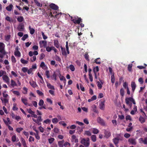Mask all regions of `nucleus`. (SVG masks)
Masks as SVG:
<instances>
[{
  "mask_svg": "<svg viewBox=\"0 0 147 147\" xmlns=\"http://www.w3.org/2000/svg\"><path fill=\"white\" fill-rule=\"evenodd\" d=\"M21 100L22 102L26 105H28V103L27 102L28 100L27 99L24 98H22Z\"/></svg>",
  "mask_w": 147,
  "mask_h": 147,
  "instance_id": "b1692460",
  "label": "nucleus"
},
{
  "mask_svg": "<svg viewBox=\"0 0 147 147\" xmlns=\"http://www.w3.org/2000/svg\"><path fill=\"white\" fill-rule=\"evenodd\" d=\"M13 8V5L11 4L9 6L6 7V9L8 11H10Z\"/></svg>",
  "mask_w": 147,
  "mask_h": 147,
  "instance_id": "2eb2a0df",
  "label": "nucleus"
},
{
  "mask_svg": "<svg viewBox=\"0 0 147 147\" xmlns=\"http://www.w3.org/2000/svg\"><path fill=\"white\" fill-rule=\"evenodd\" d=\"M94 63H95L98 64H100L101 63L100 59V58H98L95 59L94 60Z\"/></svg>",
  "mask_w": 147,
  "mask_h": 147,
  "instance_id": "5701e85b",
  "label": "nucleus"
},
{
  "mask_svg": "<svg viewBox=\"0 0 147 147\" xmlns=\"http://www.w3.org/2000/svg\"><path fill=\"white\" fill-rule=\"evenodd\" d=\"M16 138L15 135H13L12 137L11 140L13 142H15L16 141Z\"/></svg>",
  "mask_w": 147,
  "mask_h": 147,
  "instance_id": "774afa93",
  "label": "nucleus"
},
{
  "mask_svg": "<svg viewBox=\"0 0 147 147\" xmlns=\"http://www.w3.org/2000/svg\"><path fill=\"white\" fill-rule=\"evenodd\" d=\"M125 102L126 104L127 105L132 102L134 105L136 104V102L134 98L131 97L126 98L125 99Z\"/></svg>",
  "mask_w": 147,
  "mask_h": 147,
  "instance_id": "f257e3e1",
  "label": "nucleus"
},
{
  "mask_svg": "<svg viewBox=\"0 0 147 147\" xmlns=\"http://www.w3.org/2000/svg\"><path fill=\"white\" fill-rule=\"evenodd\" d=\"M105 100L101 101L99 104L98 107L100 109L102 110H104L105 108Z\"/></svg>",
  "mask_w": 147,
  "mask_h": 147,
  "instance_id": "423d86ee",
  "label": "nucleus"
},
{
  "mask_svg": "<svg viewBox=\"0 0 147 147\" xmlns=\"http://www.w3.org/2000/svg\"><path fill=\"white\" fill-rule=\"evenodd\" d=\"M14 55L16 56L19 57L21 56V53L18 51V47H17L14 51Z\"/></svg>",
  "mask_w": 147,
  "mask_h": 147,
  "instance_id": "20e7f679",
  "label": "nucleus"
},
{
  "mask_svg": "<svg viewBox=\"0 0 147 147\" xmlns=\"http://www.w3.org/2000/svg\"><path fill=\"white\" fill-rule=\"evenodd\" d=\"M124 90L123 88H122L120 90V93L121 95L123 97L124 95Z\"/></svg>",
  "mask_w": 147,
  "mask_h": 147,
  "instance_id": "c85d7f7f",
  "label": "nucleus"
},
{
  "mask_svg": "<svg viewBox=\"0 0 147 147\" xmlns=\"http://www.w3.org/2000/svg\"><path fill=\"white\" fill-rule=\"evenodd\" d=\"M131 86L132 88V90L134 92L136 87V85L135 82H132L131 84Z\"/></svg>",
  "mask_w": 147,
  "mask_h": 147,
  "instance_id": "ddd939ff",
  "label": "nucleus"
},
{
  "mask_svg": "<svg viewBox=\"0 0 147 147\" xmlns=\"http://www.w3.org/2000/svg\"><path fill=\"white\" fill-rule=\"evenodd\" d=\"M23 129V128L22 127L18 128L16 129V131L20 133Z\"/></svg>",
  "mask_w": 147,
  "mask_h": 147,
  "instance_id": "e2e57ef3",
  "label": "nucleus"
},
{
  "mask_svg": "<svg viewBox=\"0 0 147 147\" xmlns=\"http://www.w3.org/2000/svg\"><path fill=\"white\" fill-rule=\"evenodd\" d=\"M40 66V67L43 69H45L47 68L44 62H41Z\"/></svg>",
  "mask_w": 147,
  "mask_h": 147,
  "instance_id": "6ab92c4d",
  "label": "nucleus"
},
{
  "mask_svg": "<svg viewBox=\"0 0 147 147\" xmlns=\"http://www.w3.org/2000/svg\"><path fill=\"white\" fill-rule=\"evenodd\" d=\"M45 75L47 76V78L50 77L49 72L48 70H47L45 72Z\"/></svg>",
  "mask_w": 147,
  "mask_h": 147,
  "instance_id": "6e6d98bb",
  "label": "nucleus"
},
{
  "mask_svg": "<svg viewBox=\"0 0 147 147\" xmlns=\"http://www.w3.org/2000/svg\"><path fill=\"white\" fill-rule=\"evenodd\" d=\"M36 92L40 96H42L43 95V93L39 90H37Z\"/></svg>",
  "mask_w": 147,
  "mask_h": 147,
  "instance_id": "4d7b16f0",
  "label": "nucleus"
},
{
  "mask_svg": "<svg viewBox=\"0 0 147 147\" xmlns=\"http://www.w3.org/2000/svg\"><path fill=\"white\" fill-rule=\"evenodd\" d=\"M99 70V68L98 66H96L95 67H94L93 69V71L94 73H95V72L96 73V72L98 71Z\"/></svg>",
  "mask_w": 147,
  "mask_h": 147,
  "instance_id": "ea45409f",
  "label": "nucleus"
},
{
  "mask_svg": "<svg viewBox=\"0 0 147 147\" xmlns=\"http://www.w3.org/2000/svg\"><path fill=\"white\" fill-rule=\"evenodd\" d=\"M11 74L15 77H18V75L13 71H11Z\"/></svg>",
  "mask_w": 147,
  "mask_h": 147,
  "instance_id": "69168bd1",
  "label": "nucleus"
},
{
  "mask_svg": "<svg viewBox=\"0 0 147 147\" xmlns=\"http://www.w3.org/2000/svg\"><path fill=\"white\" fill-rule=\"evenodd\" d=\"M44 103V102L43 100L42 99H41L39 100V102L38 103V105L40 106H42L43 105Z\"/></svg>",
  "mask_w": 147,
  "mask_h": 147,
  "instance_id": "c03bdc74",
  "label": "nucleus"
},
{
  "mask_svg": "<svg viewBox=\"0 0 147 147\" xmlns=\"http://www.w3.org/2000/svg\"><path fill=\"white\" fill-rule=\"evenodd\" d=\"M91 139L93 142H95L96 140V136L95 135H92L91 137Z\"/></svg>",
  "mask_w": 147,
  "mask_h": 147,
  "instance_id": "f704fd0d",
  "label": "nucleus"
},
{
  "mask_svg": "<svg viewBox=\"0 0 147 147\" xmlns=\"http://www.w3.org/2000/svg\"><path fill=\"white\" fill-rule=\"evenodd\" d=\"M60 47L61 51V53L62 55L63 56L66 57L67 56V53L66 51L65 48H63L62 46H61Z\"/></svg>",
  "mask_w": 147,
  "mask_h": 147,
  "instance_id": "1a4fd4ad",
  "label": "nucleus"
},
{
  "mask_svg": "<svg viewBox=\"0 0 147 147\" xmlns=\"http://www.w3.org/2000/svg\"><path fill=\"white\" fill-rule=\"evenodd\" d=\"M21 62L23 64H27L28 62V61L24 60L23 58H22L20 59Z\"/></svg>",
  "mask_w": 147,
  "mask_h": 147,
  "instance_id": "c756f323",
  "label": "nucleus"
},
{
  "mask_svg": "<svg viewBox=\"0 0 147 147\" xmlns=\"http://www.w3.org/2000/svg\"><path fill=\"white\" fill-rule=\"evenodd\" d=\"M28 69V67H24L22 68V70L24 73H25L27 72Z\"/></svg>",
  "mask_w": 147,
  "mask_h": 147,
  "instance_id": "a18cd8bd",
  "label": "nucleus"
},
{
  "mask_svg": "<svg viewBox=\"0 0 147 147\" xmlns=\"http://www.w3.org/2000/svg\"><path fill=\"white\" fill-rule=\"evenodd\" d=\"M37 75L38 76V77L41 79V80L40 81V82L42 84H43L44 83L43 78L41 76V75L39 74V72H38L37 73Z\"/></svg>",
  "mask_w": 147,
  "mask_h": 147,
  "instance_id": "a878e982",
  "label": "nucleus"
},
{
  "mask_svg": "<svg viewBox=\"0 0 147 147\" xmlns=\"http://www.w3.org/2000/svg\"><path fill=\"white\" fill-rule=\"evenodd\" d=\"M28 37V35L27 34H24L22 38V40L23 41L25 40Z\"/></svg>",
  "mask_w": 147,
  "mask_h": 147,
  "instance_id": "de8ad7c7",
  "label": "nucleus"
},
{
  "mask_svg": "<svg viewBox=\"0 0 147 147\" xmlns=\"http://www.w3.org/2000/svg\"><path fill=\"white\" fill-rule=\"evenodd\" d=\"M47 87L49 88L52 90H54L55 89L54 86L51 85L49 83L47 82Z\"/></svg>",
  "mask_w": 147,
  "mask_h": 147,
  "instance_id": "dca6fc26",
  "label": "nucleus"
},
{
  "mask_svg": "<svg viewBox=\"0 0 147 147\" xmlns=\"http://www.w3.org/2000/svg\"><path fill=\"white\" fill-rule=\"evenodd\" d=\"M32 103L34 105V107H36L37 106V102L36 101H33L32 102Z\"/></svg>",
  "mask_w": 147,
  "mask_h": 147,
  "instance_id": "338daca9",
  "label": "nucleus"
},
{
  "mask_svg": "<svg viewBox=\"0 0 147 147\" xmlns=\"http://www.w3.org/2000/svg\"><path fill=\"white\" fill-rule=\"evenodd\" d=\"M92 132L94 134H97L98 133L99 131L96 128H93Z\"/></svg>",
  "mask_w": 147,
  "mask_h": 147,
  "instance_id": "e433bc0d",
  "label": "nucleus"
},
{
  "mask_svg": "<svg viewBox=\"0 0 147 147\" xmlns=\"http://www.w3.org/2000/svg\"><path fill=\"white\" fill-rule=\"evenodd\" d=\"M45 55L44 53H41L40 55V60L42 59L45 57Z\"/></svg>",
  "mask_w": 147,
  "mask_h": 147,
  "instance_id": "052dcab7",
  "label": "nucleus"
},
{
  "mask_svg": "<svg viewBox=\"0 0 147 147\" xmlns=\"http://www.w3.org/2000/svg\"><path fill=\"white\" fill-rule=\"evenodd\" d=\"M50 7L53 10H56L58 9V7L55 4L52 3L49 5Z\"/></svg>",
  "mask_w": 147,
  "mask_h": 147,
  "instance_id": "0eeeda50",
  "label": "nucleus"
},
{
  "mask_svg": "<svg viewBox=\"0 0 147 147\" xmlns=\"http://www.w3.org/2000/svg\"><path fill=\"white\" fill-rule=\"evenodd\" d=\"M29 83L30 85L33 88H35L38 86L36 82L32 80L30 81L29 82Z\"/></svg>",
  "mask_w": 147,
  "mask_h": 147,
  "instance_id": "6e6552de",
  "label": "nucleus"
},
{
  "mask_svg": "<svg viewBox=\"0 0 147 147\" xmlns=\"http://www.w3.org/2000/svg\"><path fill=\"white\" fill-rule=\"evenodd\" d=\"M80 86L81 90L82 91L84 92L85 91V88L81 84H80Z\"/></svg>",
  "mask_w": 147,
  "mask_h": 147,
  "instance_id": "864d4df0",
  "label": "nucleus"
},
{
  "mask_svg": "<svg viewBox=\"0 0 147 147\" xmlns=\"http://www.w3.org/2000/svg\"><path fill=\"white\" fill-rule=\"evenodd\" d=\"M30 31V33L31 34H33L35 32L34 29L33 28H32L30 26H29L28 27Z\"/></svg>",
  "mask_w": 147,
  "mask_h": 147,
  "instance_id": "393cba45",
  "label": "nucleus"
},
{
  "mask_svg": "<svg viewBox=\"0 0 147 147\" xmlns=\"http://www.w3.org/2000/svg\"><path fill=\"white\" fill-rule=\"evenodd\" d=\"M24 18L22 16L18 17L17 18L18 21L19 22H22L23 21Z\"/></svg>",
  "mask_w": 147,
  "mask_h": 147,
  "instance_id": "2f4dec72",
  "label": "nucleus"
},
{
  "mask_svg": "<svg viewBox=\"0 0 147 147\" xmlns=\"http://www.w3.org/2000/svg\"><path fill=\"white\" fill-rule=\"evenodd\" d=\"M2 78L3 80L5 82L7 83L9 82V78L7 76L3 75L2 77Z\"/></svg>",
  "mask_w": 147,
  "mask_h": 147,
  "instance_id": "f8f14e48",
  "label": "nucleus"
},
{
  "mask_svg": "<svg viewBox=\"0 0 147 147\" xmlns=\"http://www.w3.org/2000/svg\"><path fill=\"white\" fill-rule=\"evenodd\" d=\"M5 19L6 20L10 22H13V20L8 16H7L5 18Z\"/></svg>",
  "mask_w": 147,
  "mask_h": 147,
  "instance_id": "cd10ccee",
  "label": "nucleus"
},
{
  "mask_svg": "<svg viewBox=\"0 0 147 147\" xmlns=\"http://www.w3.org/2000/svg\"><path fill=\"white\" fill-rule=\"evenodd\" d=\"M72 21L75 24H80L81 22H82V19L80 18H79L78 16L74 17L73 19H72Z\"/></svg>",
  "mask_w": 147,
  "mask_h": 147,
  "instance_id": "f03ea898",
  "label": "nucleus"
},
{
  "mask_svg": "<svg viewBox=\"0 0 147 147\" xmlns=\"http://www.w3.org/2000/svg\"><path fill=\"white\" fill-rule=\"evenodd\" d=\"M16 105L17 104L16 103H14L13 104V111H17L18 110V108L16 107Z\"/></svg>",
  "mask_w": 147,
  "mask_h": 147,
  "instance_id": "37998d69",
  "label": "nucleus"
},
{
  "mask_svg": "<svg viewBox=\"0 0 147 147\" xmlns=\"http://www.w3.org/2000/svg\"><path fill=\"white\" fill-rule=\"evenodd\" d=\"M38 125H40L41 124V122L42 120H33Z\"/></svg>",
  "mask_w": 147,
  "mask_h": 147,
  "instance_id": "4c0bfd02",
  "label": "nucleus"
},
{
  "mask_svg": "<svg viewBox=\"0 0 147 147\" xmlns=\"http://www.w3.org/2000/svg\"><path fill=\"white\" fill-rule=\"evenodd\" d=\"M69 69L71 71H74L75 70V67L73 65H70L69 66Z\"/></svg>",
  "mask_w": 147,
  "mask_h": 147,
  "instance_id": "58836bf2",
  "label": "nucleus"
},
{
  "mask_svg": "<svg viewBox=\"0 0 147 147\" xmlns=\"http://www.w3.org/2000/svg\"><path fill=\"white\" fill-rule=\"evenodd\" d=\"M97 86H98V88L99 89H101L102 88V84H101L100 82H99V81H98L97 82Z\"/></svg>",
  "mask_w": 147,
  "mask_h": 147,
  "instance_id": "79ce46f5",
  "label": "nucleus"
},
{
  "mask_svg": "<svg viewBox=\"0 0 147 147\" xmlns=\"http://www.w3.org/2000/svg\"><path fill=\"white\" fill-rule=\"evenodd\" d=\"M11 85L12 87H14L15 86H17V84L16 82L13 80H11Z\"/></svg>",
  "mask_w": 147,
  "mask_h": 147,
  "instance_id": "a211bd4d",
  "label": "nucleus"
},
{
  "mask_svg": "<svg viewBox=\"0 0 147 147\" xmlns=\"http://www.w3.org/2000/svg\"><path fill=\"white\" fill-rule=\"evenodd\" d=\"M18 30L20 31H23L24 30V25L23 23L20 24L17 27Z\"/></svg>",
  "mask_w": 147,
  "mask_h": 147,
  "instance_id": "39448f33",
  "label": "nucleus"
},
{
  "mask_svg": "<svg viewBox=\"0 0 147 147\" xmlns=\"http://www.w3.org/2000/svg\"><path fill=\"white\" fill-rule=\"evenodd\" d=\"M132 64H129L128 66V70L129 71H131L132 67Z\"/></svg>",
  "mask_w": 147,
  "mask_h": 147,
  "instance_id": "8fccbe9b",
  "label": "nucleus"
},
{
  "mask_svg": "<svg viewBox=\"0 0 147 147\" xmlns=\"http://www.w3.org/2000/svg\"><path fill=\"white\" fill-rule=\"evenodd\" d=\"M64 146L65 147H70V144L67 142H66L64 144Z\"/></svg>",
  "mask_w": 147,
  "mask_h": 147,
  "instance_id": "603ef678",
  "label": "nucleus"
},
{
  "mask_svg": "<svg viewBox=\"0 0 147 147\" xmlns=\"http://www.w3.org/2000/svg\"><path fill=\"white\" fill-rule=\"evenodd\" d=\"M54 140L53 138H51L49 139V142L50 144L52 143Z\"/></svg>",
  "mask_w": 147,
  "mask_h": 147,
  "instance_id": "0e129e2a",
  "label": "nucleus"
},
{
  "mask_svg": "<svg viewBox=\"0 0 147 147\" xmlns=\"http://www.w3.org/2000/svg\"><path fill=\"white\" fill-rule=\"evenodd\" d=\"M119 139L118 138H115L113 139V142L116 145L119 143Z\"/></svg>",
  "mask_w": 147,
  "mask_h": 147,
  "instance_id": "412c9836",
  "label": "nucleus"
},
{
  "mask_svg": "<svg viewBox=\"0 0 147 147\" xmlns=\"http://www.w3.org/2000/svg\"><path fill=\"white\" fill-rule=\"evenodd\" d=\"M128 142L131 144L135 145L136 144V140L133 138H130L128 140Z\"/></svg>",
  "mask_w": 147,
  "mask_h": 147,
  "instance_id": "9d476101",
  "label": "nucleus"
},
{
  "mask_svg": "<svg viewBox=\"0 0 147 147\" xmlns=\"http://www.w3.org/2000/svg\"><path fill=\"white\" fill-rule=\"evenodd\" d=\"M84 57L88 61H89V55L87 53H86L84 55Z\"/></svg>",
  "mask_w": 147,
  "mask_h": 147,
  "instance_id": "bf43d9fd",
  "label": "nucleus"
},
{
  "mask_svg": "<svg viewBox=\"0 0 147 147\" xmlns=\"http://www.w3.org/2000/svg\"><path fill=\"white\" fill-rule=\"evenodd\" d=\"M12 117L13 119H20V117L19 116H16L13 114H12Z\"/></svg>",
  "mask_w": 147,
  "mask_h": 147,
  "instance_id": "473e14b6",
  "label": "nucleus"
},
{
  "mask_svg": "<svg viewBox=\"0 0 147 147\" xmlns=\"http://www.w3.org/2000/svg\"><path fill=\"white\" fill-rule=\"evenodd\" d=\"M33 71L32 68H30L28 70V69L27 73L28 74H30L32 73V74H33V73H32Z\"/></svg>",
  "mask_w": 147,
  "mask_h": 147,
  "instance_id": "49530a36",
  "label": "nucleus"
},
{
  "mask_svg": "<svg viewBox=\"0 0 147 147\" xmlns=\"http://www.w3.org/2000/svg\"><path fill=\"white\" fill-rule=\"evenodd\" d=\"M84 135H86L88 136H90L91 135V134L89 131H85Z\"/></svg>",
  "mask_w": 147,
  "mask_h": 147,
  "instance_id": "72a5a7b5",
  "label": "nucleus"
},
{
  "mask_svg": "<svg viewBox=\"0 0 147 147\" xmlns=\"http://www.w3.org/2000/svg\"><path fill=\"white\" fill-rule=\"evenodd\" d=\"M12 62L14 63H16V61L15 57L13 56H12L11 57Z\"/></svg>",
  "mask_w": 147,
  "mask_h": 147,
  "instance_id": "3c124183",
  "label": "nucleus"
},
{
  "mask_svg": "<svg viewBox=\"0 0 147 147\" xmlns=\"http://www.w3.org/2000/svg\"><path fill=\"white\" fill-rule=\"evenodd\" d=\"M34 2L37 6L38 7L42 6V5H40V3L37 0H34Z\"/></svg>",
  "mask_w": 147,
  "mask_h": 147,
  "instance_id": "09e8293b",
  "label": "nucleus"
},
{
  "mask_svg": "<svg viewBox=\"0 0 147 147\" xmlns=\"http://www.w3.org/2000/svg\"><path fill=\"white\" fill-rule=\"evenodd\" d=\"M115 82V76L114 74L112 75L111 76V82L112 84H114Z\"/></svg>",
  "mask_w": 147,
  "mask_h": 147,
  "instance_id": "c9c22d12",
  "label": "nucleus"
},
{
  "mask_svg": "<svg viewBox=\"0 0 147 147\" xmlns=\"http://www.w3.org/2000/svg\"><path fill=\"white\" fill-rule=\"evenodd\" d=\"M59 77L61 80H66V79L64 77V76H61V74H59Z\"/></svg>",
  "mask_w": 147,
  "mask_h": 147,
  "instance_id": "a19ab883",
  "label": "nucleus"
},
{
  "mask_svg": "<svg viewBox=\"0 0 147 147\" xmlns=\"http://www.w3.org/2000/svg\"><path fill=\"white\" fill-rule=\"evenodd\" d=\"M92 111L94 112L97 113L98 112V111L96 109V107L95 105H93L92 107Z\"/></svg>",
  "mask_w": 147,
  "mask_h": 147,
  "instance_id": "bb28decb",
  "label": "nucleus"
},
{
  "mask_svg": "<svg viewBox=\"0 0 147 147\" xmlns=\"http://www.w3.org/2000/svg\"><path fill=\"white\" fill-rule=\"evenodd\" d=\"M105 136L108 138L111 136V133L110 132L105 130Z\"/></svg>",
  "mask_w": 147,
  "mask_h": 147,
  "instance_id": "f3484780",
  "label": "nucleus"
},
{
  "mask_svg": "<svg viewBox=\"0 0 147 147\" xmlns=\"http://www.w3.org/2000/svg\"><path fill=\"white\" fill-rule=\"evenodd\" d=\"M4 123L5 124L7 125H9V124H11V122L10 121V120H3Z\"/></svg>",
  "mask_w": 147,
  "mask_h": 147,
  "instance_id": "7c9ffc66",
  "label": "nucleus"
},
{
  "mask_svg": "<svg viewBox=\"0 0 147 147\" xmlns=\"http://www.w3.org/2000/svg\"><path fill=\"white\" fill-rule=\"evenodd\" d=\"M54 46L57 48H59V45L58 41L57 40H54Z\"/></svg>",
  "mask_w": 147,
  "mask_h": 147,
  "instance_id": "4468645a",
  "label": "nucleus"
},
{
  "mask_svg": "<svg viewBox=\"0 0 147 147\" xmlns=\"http://www.w3.org/2000/svg\"><path fill=\"white\" fill-rule=\"evenodd\" d=\"M41 34L42 35L43 38L45 40L47 38V37L45 35L44 33L43 32H41Z\"/></svg>",
  "mask_w": 147,
  "mask_h": 147,
  "instance_id": "680f3d73",
  "label": "nucleus"
},
{
  "mask_svg": "<svg viewBox=\"0 0 147 147\" xmlns=\"http://www.w3.org/2000/svg\"><path fill=\"white\" fill-rule=\"evenodd\" d=\"M39 44L40 47L42 46L46 47L47 44V41L46 40H40L39 42Z\"/></svg>",
  "mask_w": 147,
  "mask_h": 147,
  "instance_id": "7ed1b4c3",
  "label": "nucleus"
},
{
  "mask_svg": "<svg viewBox=\"0 0 147 147\" xmlns=\"http://www.w3.org/2000/svg\"><path fill=\"white\" fill-rule=\"evenodd\" d=\"M4 44L2 42H0V52L2 53L4 49L3 46Z\"/></svg>",
  "mask_w": 147,
  "mask_h": 147,
  "instance_id": "4be33fe9",
  "label": "nucleus"
},
{
  "mask_svg": "<svg viewBox=\"0 0 147 147\" xmlns=\"http://www.w3.org/2000/svg\"><path fill=\"white\" fill-rule=\"evenodd\" d=\"M98 122L101 125L105 126L106 124L104 120H98Z\"/></svg>",
  "mask_w": 147,
  "mask_h": 147,
  "instance_id": "aec40b11",
  "label": "nucleus"
},
{
  "mask_svg": "<svg viewBox=\"0 0 147 147\" xmlns=\"http://www.w3.org/2000/svg\"><path fill=\"white\" fill-rule=\"evenodd\" d=\"M0 99L2 102L4 104V105H6V104L8 103L9 99L7 98H4L2 97H1Z\"/></svg>",
  "mask_w": 147,
  "mask_h": 147,
  "instance_id": "9b49d317",
  "label": "nucleus"
},
{
  "mask_svg": "<svg viewBox=\"0 0 147 147\" xmlns=\"http://www.w3.org/2000/svg\"><path fill=\"white\" fill-rule=\"evenodd\" d=\"M13 93L15 95H16L17 96H19L20 95V94L19 92L17 91H13Z\"/></svg>",
  "mask_w": 147,
  "mask_h": 147,
  "instance_id": "5fc2aeb1",
  "label": "nucleus"
},
{
  "mask_svg": "<svg viewBox=\"0 0 147 147\" xmlns=\"http://www.w3.org/2000/svg\"><path fill=\"white\" fill-rule=\"evenodd\" d=\"M30 59L32 62L34 61L36 59V57L35 56H34L30 58Z\"/></svg>",
  "mask_w": 147,
  "mask_h": 147,
  "instance_id": "13d9d810",
  "label": "nucleus"
}]
</instances>
